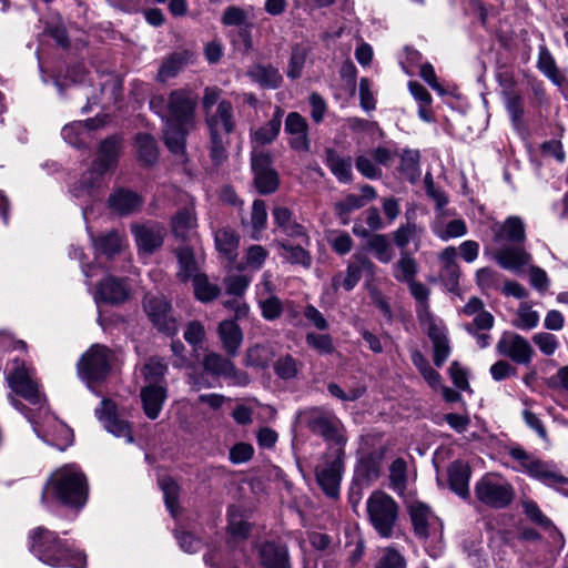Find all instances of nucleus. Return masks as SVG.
Here are the masks:
<instances>
[{
	"instance_id": "nucleus-1",
	"label": "nucleus",
	"mask_w": 568,
	"mask_h": 568,
	"mask_svg": "<svg viewBox=\"0 0 568 568\" xmlns=\"http://www.w3.org/2000/svg\"><path fill=\"white\" fill-rule=\"evenodd\" d=\"M29 549L42 562L52 567L85 568L83 552L70 548L54 531L39 526L29 532Z\"/></svg>"
},
{
	"instance_id": "nucleus-2",
	"label": "nucleus",
	"mask_w": 568,
	"mask_h": 568,
	"mask_svg": "<svg viewBox=\"0 0 568 568\" xmlns=\"http://www.w3.org/2000/svg\"><path fill=\"white\" fill-rule=\"evenodd\" d=\"M49 493H52L65 506L82 508L88 500V479L78 465H63L55 469L47 480L41 494L42 504L45 503Z\"/></svg>"
},
{
	"instance_id": "nucleus-3",
	"label": "nucleus",
	"mask_w": 568,
	"mask_h": 568,
	"mask_svg": "<svg viewBox=\"0 0 568 568\" xmlns=\"http://www.w3.org/2000/svg\"><path fill=\"white\" fill-rule=\"evenodd\" d=\"M496 243H510L495 253V260L505 270L518 271L531 262V256L521 246L526 241V230L521 217L508 216L501 224L493 227Z\"/></svg>"
},
{
	"instance_id": "nucleus-4",
	"label": "nucleus",
	"mask_w": 568,
	"mask_h": 568,
	"mask_svg": "<svg viewBox=\"0 0 568 568\" xmlns=\"http://www.w3.org/2000/svg\"><path fill=\"white\" fill-rule=\"evenodd\" d=\"M366 511L378 536L393 537L399 517V506L392 496L382 490L373 491L366 500Z\"/></svg>"
},
{
	"instance_id": "nucleus-5",
	"label": "nucleus",
	"mask_w": 568,
	"mask_h": 568,
	"mask_svg": "<svg viewBox=\"0 0 568 568\" xmlns=\"http://www.w3.org/2000/svg\"><path fill=\"white\" fill-rule=\"evenodd\" d=\"M114 359L112 349L102 344H93L79 359L78 375L92 389L93 384L105 381Z\"/></svg>"
},
{
	"instance_id": "nucleus-6",
	"label": "nucleus",
	"mask_w": 568,
	"mask_h": 568,
	"mask_svg": "<svg viewBox=\"0 0 568 568\" xmlns=\"http://www.w3.org/2000/svg\"><path fill=\"white\" fill-rule=\"evenodd\" d=\"M120 139L116 136H111L102 141L99 149L98 159L93 163L92 171H90L87 175H83L79 185H75L71 192L75 197H82L84 195H91L94 183L93 179L98 181V176L102 175L105 171H108L113 164H115L120 151Z\"/></svg>"
},
{
	"instance_id": "nucleus-7",
	"label": "nucleus",
	"mask_w": 568,
	"mask_h": 568,
	"mask_svg": "<svg viewBox=\"0 0 568 568\" xmlns=\"http://www.w3.org/2000/svg\"><path fill=\"white\" fill-rule=\"evenodd\" d=\"M305 420L310 430L325 440L337 445L346 443L345 428L334 413L320 407L311 408L305 412Z\"/></svg>"
},
{
	"instance_id": "nucleus-8",
	"label": "nucleus",
	"mask_w": 568,
	"mask_h": 568,
	"mask_svg": "<svg viewBox=\"0 0 568 568\" xmlns=\"http://www.w3.org/2000/svg\"><path fill=\"white\" fill-rule=\"evenodd\" d=\"M477 499L493 508H504L513 500L511 486L500 476L487 474L475 485Z\"/></svg>"
},
{
	"instance_id": "nucleus-9",
	"label": "nucleus",
	"mask_w": 568,
	"mask_h": 568,
	"mask_svg": "<svg viewBox=\"0 0 568 568\" xmlns=\"http://www.w3.org/2000/svg\"><path fill=\"white\" fill-rule=\"evenodd\" d=\"M9 387L17 394L28 400L30 404L41 403V393L39 385L34 379V371L26 367L23 362L16 359L12 372L7 377Z\"/></svg>"
},
{
	"instance_id": "nucleus-10",
	"label": "nucleus",
	"mask_w": 568,
	"mask_h": 568,
	"mask_svg": "<svg viewBox=\"0 0 568 568\" xmlns=\"http://www.w3.org/2000/svg\"><path fill=\"white\" fill-rule=\"evenodd\" d=\"M144 311L152 324L166 335H175L176 321L171 316V305L163 295L148 294L143 302Z\"/></svg>"
},
{
	"instance_id": "nucleus-11",
	"label": "nucleus",
	"mask_w": 568,
	"mask_h": 568,
	"mask_svg": "<svg viewBox=\"0 0 568 568\" xmlns=\"http://www.w3.org/2000/svg\"><path fill=\"white\" fill-rule=\"evenodd\" d=\"M196 104L197 97L192 91L185 89L172 91L168 99L170 121L186 126H194Z\"/></svg>"
},
{
	"instance_id": "nucleus-12",
	"label": "nucleus",
	"mask_w": 568,
	"mask_h": 568,
	"mask_svg": "<svg viewBox=\"0 0 568 568\" xmlns=\"http://www.w3.org/2000/svg\"><path fill=\"white\" fill-rule=\"evenodd\" d=\"M251 165L254 172V183L261 194L274 193L278 187V175L272 168L270 154L263 151H253Z\"/></svg>"
},
{
	"instance_id": "nucleus-13",
	"label": "nucleus",
	"mask_w": 568,
	"mask_h": 568,
	"mask_svg": "<svg viewBox=\"0 0 568 568\" xmlns=\"http://www.w3.org/2000/svg\"><path fill=\"white\" fill-rule=\"evenodd\" d=\"M496 351L523 365H528L534 356V349L529 342L516 333H504L496 344Z\"/></svg>"
},
{
	"instance_id": "nucleus-14",
	"label": "nucleus",
	"mask_w": 568,
	"mask_h": 568,
	"mask_svg": "<svg viewBox=\"0 0 568 568\" xmlns=\"http://www.w3.org/2000/svg\"><path fill=\"white\" fill-rule=\"evenodd\" d=\"M310 125L298 112H290L284 121V132L290 148L298 153L311 151Z\"/></svg>"
},
{
	"instance_id": "nucleus-15",
	"label": "nucleus",
	"mask_w": 568,
	"mask_h": 568,
	"mask_svg": "<svg viewBox=\"0 0 568 568\" xmlns=\"http://www.w3.org/2000/svg\"><path fill=\"white\" fill-rule=\"evenodd\" d=\"M526 474L546 486L568 495V477L564 476L555 464L536 457Z\"/></svg>"
},
{
	"instance_id": "nucleus-16",
	"label": "nucleus",
	"mask_w": 568,
	"mask_h": 568,
	"mask_svg": "<svg viewBox=\"0 0 568 568\" xmlns=\"http://www.w3.org/2000/svg\"><path fill=\"white\" fill-rule=\"evenodd\" d=\"M205 124L210 135H227L235 129L232 103L221 100L215 110L205 114Z\"/></svg>"
},
{
	"instance_id": "nucleus-17",
	"label": "nucleus",
	"mask_w": 568,
	"mask_h": 568,
	"mask_svg": "<svg viewBox=\"0 0 568 568\" xmlns=\"http://www.w3.org/2000/svg\"><path fill=\"white\" fill-rule=\"evenodd\" d=\"M95 415L103 423L105 429L116 437H123L128 443L133 442L131 426L118 418L115 415V405L109 399H102L100 407L95 409Z\"/></svg>"
},
{
	"instance_id": "nucleus-18",
	"label": "nucleus",
	"mask_w": 568,
	"mask_h": 568,
	"mask_svg": "<svg viewBox=\"0 0 568 568\" xmlns=\"http://www.w3.org/2000/svg\"><path fill=\"white\" fill-rule=\"evenodd\" d=\"M377 193L372 185L365 184L361 186V195L347 194L342 201L334 204V212L341 220L342 224L346 225L349 222L352 212L364 207L368 202L375 200Z\"/></svg>"
},
{
	"instance_id": "nucleus-19",
	"label": "nucleus",
	"mask_w": 568,
	"mask_h": 568,
	"mask_svg": "<svg viewBox=\"0 0 568 568\" xmlns=\"http://www.w3.org/2000/svg\"><path fill=\"white\" fill-rule=\"evenodd\" d=\"M341 470H342V460L339 456L332 462H326L320 466H317L316 480L323 491L331 498H336L339 494V485H341Z\"/></svg>"
},
{
	"instance_id": "nucleus-20",
	"label": "nucleus",
	"mask_w": 568,
	"mask_h": 568,
	"mask_svg": "<svg viewBox=\"0 0 568 568\" xmlns=\"http://www.w3.org/2000/svg\"><path fill=\"white\" fill-rule=\"evenodd\" d=\"M130 296V290L124 281L108 276L102 280L95 292L97 303L121 304Z\"/></svg>"
},
{
	"instance_id": "nucleus-21",
	"label": "nucleus",
	"mask_w": 568,
	"mask_h": 568,
	"mask_svg": "<svg viewBox=\"0 0 568 568\" xmlns=\"http://www.w3.org/2000/svg\"><path fill=\"white\" fill-rule=\"evenodd\" d=\"M132 232L140 250L145 253H152L163 244L165 229L153 223L143 225H133Z\"/></svg>"
},
{
	"instance_id": "nucleus-22",
	"label": "nucleus",
	"mask_w": 568,
	"mask_h": 568,
	"mask_svg": "<svg viewBox=\"0 0 568 568\" xmlns=\"http://www.w3.org/2000/svg\"><path fill=\"white\" fill-rule=\"evenodd\" d=\"M274 223L281 231L290 236L301 239L305 245L310 244L306 229L293 219L292 212L285 206H276L272 211Z\"/></svg>"
},
{
	"instance_id": "nucleus-23",
	"label": "nucleus",
	"mask_w": 568,
	"mask_h": 568,
	"mask_svg": "<svg viewBox=\"0 0 568 568\" xmlns=\"http://www.w3.org/2000/svg\"><path fill=\"white\" fill-rule=\"evenodd\" d=\"M166 388L162 385L149 384L141 388L140 397L144 414L150 419L159 417L166 399Z\"/></svg>"
},
{
	"instance_id": "nucleus-24",
	"label": "nucleus",
	"mask_w": 568,
	"mask_h": 568,
	"mask_svg": "<svg viewBox=\"0 0 568 568\" xmlns=\"http://www.w3.org/2000/svg\"><path fill=\"white\" fill-rule=\"evenodd\" d=\"M142 197L130 190L118 189L109 197V206L120 215H129L142 206Z\"/></svg>"
},
{
	"instance_id": "nucleus-25",
	"label": "nucleus",
	"mask_w": 568,
	"mask_h": 568,
	"mask_svg": "<svg viewBox=\"0 0 568 568\" xmlns=\"http://www.w3.org/2000/svg\"><path fill=\"white\" fill-rule=\"evenodd\" d=\"M196 216L193 209L185 207L179 211L171 220L173 234L184 241H192L196 236Z\"/></svg>"
},
{
	"instance_id": "nucleus-26",
	"label": "nucleus",
	"mask_w": 568,
	"mask_h": 568,
	"mask_svg": "<svg viewBox=\"0 0 568 568\" xmlns=\"http://www.w3.org/2000/svg\"><path fill=\"white\" fill-rule=\"evenodd\" d=\"M217 334L227 355L235 356L243 342L240 325L231 320L222 321L219 324Z\"/></svg>"
},
{
	"instance_id": "nucleus-27",
	"label": "nucleus",
	"mask_w": 568,
	"mask_h": 568,
	"mask_svg": "<svg viewBox=\"0 0 568 568\" xmlns=\"http://www.w3.org/2000/svg\"><path fill=\"white\" fill-rule=\"evenodd\" d=\"M447 473L450 489L459 497L464 499L468 498L470 479V469L468 465L460 460H456L448 467Z\"/></svg>"
},
{
	"instance_id": "nucleus-28",
	"label": "nucleus",
	"mask_w": 568,
	"mask_h": 568,
	"mask_svg": "<svg viewBox=\"0 0 568 568\" xmlns=\"http://www.w3.org/2000/svg\"><path fill=\"white\" fill-rule=\"evenodd\" d=\"M260 558L265 568H288V552L283 545L264 542L260 547Z\"/></svg>"
},
{
	"instance_id": "nucleus-29",
	"label": "nucleus",
	"mask_w": 568,
	"mask_h": 568,
	"mask_svg": "<svg viewBox=\"0 0 568 568\" xmlns=\"http://www.w3.org/2000/svg\"><path fill=\"white\" fill-rule=\"evenodd\" d=\"M462 314L466 316H474L473 323L477 329H491L495 323V318L488 311L485 310V305L479 297H471L463 306Z\"/></svg>"
},
{
	"instance_id": "nucleus-30",
	"label": "nucleus",
	"mask_w": 568,
	"mask_h": 568,
	"mask_svg": "<svg viewBox=\"0 0 568 568\" xmlns=\"http://www.w3.org/2000/svg\"><path fill=\"white\" fill-rule=\"evenodd\" d=\"M283 115V109L275 106L273 116L252 133V142L258 145L272 143L280 134Z\"/></svg>"
},
{
	"instance_id": "nucleus-31",
	"label": "nucleus",
	"mask_w": 568,
	"mask_h": 568,
	"mask_svg": "<svg viewBox=\"0 0 568 568\" xmlns=\"http://www.w3.org/2000/svg\"><path fill=\"white\" fill-rule=\"evenodd\" d=\"M384 449L374 450L362 457L357 465V474L367 483L377 480L382 474Z\"/></svg>"
},
{
	"instance_id": "nucleus-32",
	"label": "nucleus",
	"mask_w": 568,
	"mask_h": 568,
	"mask_svg": "<svg viewBox=\"0 0 568 568\" xmlns=\"http://www.w3.org/2000/svg\"><path fill=\"white\" fill-rule=\"evenodd\" d=\"M247 10L236 6H230L225 8L223 16L221 18V22L226 27L245 26L246 29L244 31H241V36L244 38L246 49L250 50L252 48V39L250 36V28L252 27V24L247 22Z\"/></svg>"
},
{
	"instance_id": "nucleus-33",
	"label": "nucleus",
	"mask_w": 568,
	"mask_h": 568,
	"mask_svg": "<svg viewBox=\"0 0 568 568\" xmlns=\"http://www.w3.org/2000/svg\"><path fill=\"white\" fill-rule=\"evenodd\" d=\"M247 74L252 81L264 89H277L283 81L278 69L271 64L253 65Z\"/></svg>"
},
{
	"instance_id": "nucleus-34",
	"label": "nucleus",
	"mask_w": 568,
	"mask_h": 568,
	"mask_svg": "<svg viewBox=\"0 0 568 568\" xmlns=\"http://www.w3.org/2000/svg\"><path fill=\"white\" fill-rule=\"evenodd\" d=\"M325 163L331 170L332 174L341 183H349L353 179L352 173V159L351 156H343L335 150H326Z\"/></svg>"
},
{
	"instance_id": "nucleus-35",
	"label": "nucleus",
	"mask_w": 568,
	"mask_h": 568,
	"mask_svg": "<svg viewBox=\"0 0 568 568\" xmlns=\"http://www.w3.org/2000/svg\"><path fill=\"white\" fill-rule=\"evenodd\" d=\"M214 239L217 251L223 254L229 262L233 263L237 256L240 243L237 233L230 227H223L215 232Z\"/></svg>"
},
{
	"instance_id": "nucleus-36",
	"label": "nucleus",
	"mask_w": 568,
	"mask_h": 568,
	"mask_svg": "<svg viewBox=\"0 0 568 568\" xmlns=\"http://www.w3.org/2000/svg\"><path fill=\"white\" fill-rule=\"evenodd\" d=\"M192 128L178 124L174 121L168 122L164 130V141L171 152L175 154L184 152L186 135Z\"/></svg>"
},
{
	"instance_id": "nucleus-37",
	"label": "nucleus",
	"mask_w": 568,
	"mask_h": 568,
	"mask_svg": "<svg viewBox=\"0 0 568 568\" xmlns=\"http://www.w3.org/2000/svg\"><path fill=\"white\" fill-rule=\"evenodd\" d=\"M389 488L397 495L403 496L407 489L408 475L407 463L404 458H396L388 468Z\"/></svg>"
},
{
	"instance_id": "nucleus-38",
	"label": "nucleus",
	"mask_w": 568,
	"mask_h": 568,
	"mask_svg": "<svg viewBox=\"0 0 568 568\" xmlns=\"http://www.w3.org/2000/svg\"><path fill=\"white\" fill-rule=\"evenodd\" d=\"M408 511L415 534L419 538L426 539L429 536L428 526L432 518L429 508L422 503H415L409 506Z\"/></svg>"
},
{
	"instance_id": "nucleus-39",
	"label": "nucleus",
	"mask_w": 568,
	"mask_h": 568,
	"mask_svg": "<svg viewBox=\"0 0 568 568\" xmlns=\"http://www.w3.org/2000/svg\"><path fill=\"white\" fill-rule=\"evenodd\" d=\"M278 248L282 251L281 256L290 264L301 265L304 268H310L312 265L311 253L300 245H292L286 241L277 243Z\"/></svg>"
},
{
	"instance_id": "nucleus-40",
	"label": "nucleus",
	"mask_w": 568,
	"mask_h": 568,
	"mask_svg": "<svg viewBox=\"0 0 568 568\" xmlns=\"http://www.w3.org/2000/svg\"><path fill=\"white\" fill-rule=\"evenodd\" d=\"M176 257L179 262L178 277L182 282L193 280L194 275H197V264L194 258L193 250L184 245L176 250Z\"/></svg>"
},
{
	"instance_id": "nucleus-41",
	"label": "nucleus",
	"mask_w": 568,
	"mask_h": 568,
	"mask_svg": "<svg viewBox=\"0 0 568 568\" xmlns=\"http://www.w3.org/2000/svg\"><path fill=\"white\" fill-rule=\"evenodd\" d=\"M433 233L442 241H448L450 239L462 237L467 234V224L463 219H455L443 223L436 221L432 225Z\"/></svg>"
},
{
	"instance_id": "nucleus-42",
	"label": "nucleus",
	"mask_w": 568,
	"mask_h": 568,
	"mask_svg": "<svg viewBox=\"0 0 568 568\" xmlns=\"http://www.w3.org/2000/svg\"><path fill=\"white\" fill-rule=\"evenodd\" d=\"M268 255L270 253L264 246L252 244L244 251L243 260L239 268L257 272L264 266Z\"/></svg>"
},
{
	"instance_id": "nucleus-43",
	"label": "nucleus",
	"mask_w": 568,
	"mask_h": 568,
	"mask_svg": "<svg viewBox=\"0 0 568 568\" xmlns=\"http://www.w3.org/2000/svg\"><path fill=\"white\" fill-rule=\"evenodd\" d=\"M417 272L416 260L407 251L400 252V257L394 265V277L399 282L408 284L415 281Z\"/></svg>"
},
{
	"instance_id": "nucleus-44",
	"label": "nucleus",
	"mask_w": 568,
	"mask_h": 568,
	"mask_svg": "<svg viewBox=\"0 0 568 568\" xmlns=\"http://www.w3.org/2000/svg\"><path fill=\"white\" fill-rule=\"evenodd\" d=\"M91 121L74 122L62 129L63 139L75 148L84 145V140L89 138L92 130Z\"/></svg>"
},
{
	"instance_id": "nucleus-45",
	"label": "nucleus",
	"mask_w": 568,
	"mask_h": 568,
	"mask_svg": "<svg viewBox=\"0 0 568 568\" xmlns=\"http://www.w3.org/2000/svg\"><path fill=\"white\" fill-rule=\"evenodd\" d=\"M192 282L194 295L202 303L215 300L221 293V288L216 284L211 283L205 274L194 275Z\"/></svg>"
},
{
	"instance_id": "nucleus-46",
	"label": "nucleus",
	"mask_w": 568,
	"mask_h": 568,
	"mask_svg": "<svg viewBox=\"0 0 568 568\" xmlns=\"http://www.w3.org/2000/svg\"><path fill=\"white\" fill-rule=\"evenodd\" d=\"M417 318L432 343L448 339L446 326L443 321L436 320L432 312L419 315Z\"/></svg>"
},
{
	"instance_id": "nucleus-47",
	"label": "nucleus",
	"mask_w": 568,
	"mask_h": 568,
	"mask_svg": "<svg viewBox=\"0 0 568 568\" xmlns=\"http://www.w3.org/2000/svg\"><path fill=\"white\" fill-rule=\"evenodd\" d=\"M187 54L185 52H175L168 57L161 64L158 79L162 82L175 77L186 64Z\"/></svg>"
},
{
	"instance_id": "nucleus-48",
	"label": "nucleus",
	"mask_w": 568,
	"mask_h": 568,
	"mask_svg": "<svg viewBox=\"0 0 568 568\" xmlns=\"http://www.w3.org/2000/svg\"><path fill=\"white\" fill-rule=\"evenodd\" d=\"M423 232L424 229L415 222H407L393 232V240L395 245L404 252L407 251L406 247L410 241L419 240Z\"/></svg>"
},
{
	"instance_id": "nucleus-49",
	"label": "nucleus",
	"mask_w": 568,
	"mask_h": 568,
	"mask_svg": "<svg viewBox=\"0 0 568 568\" xmlns=\"http://www.w3.org/2000/svg\"><path fill=\"white\" fill-rule=\"evenodd\" d=\"M43 439L49 442L51 445L58 447L59 449L63 450L65 447L72 444L73 432L64 423L54 420L53 432L45 434Z\"/></svg>"
},
{
	"instance_id": "nucleus-50",
	"label": "nucleus",
	"mask_w": 568,
	"mask_h": 568,
	"mask_svg": "<svg viewBox=\"0 0 568 568\" xmlns=\"http://www.w3.org/2000/svg\"><path fill=\"white\" fill-rule=\"evenodd\" d=\"M122 237L116 231H110L104 235L93 239L97 252L112 256L121 248Z\"/></svg>"
},
{
	"instance_id": "nucleus-51",
	"label": "nucleus",
	"mask_w": 568,
	"mask_h": 568,
	"mask_svg": "<svg viewBox=\"0 0 568 568\" xmlns=\"http://www.w3.org/2000/svg\"><path fill=\"white\" fill-rule=\"evenodd\" d=\"M273 358L272 351L265 345H254L246 351L244 364L250 367H266Z\"/></svg>"
},
{
	"instance_id": "nucleus-52",
	"label": "nucleus",
	"mask_w": 568,
	"mask_h": 568,
	"mask_svg": "<svg viewBox=\"0 0 568 568\" xmlns=\"http://www.w3.org/2000/svg\"><path fill=\"white\" fill-rule=\"evenodd\" d=\"M257 305L262 317L270 322L280 318L285 308V303L276 295L257 300Z\"/></svg>"
},
{
	"instance_id": "nucleus-53",
	"label": "nucleus",
	"mask_w": 568,
	"mask_h": 568,
	"mask_svg": "<svg viewBox=\"0 0 568 568\" xmlns=\"http://www.w3.org/2000/svg\"><path fill=\"white\" fill-rule=\"evenodd\" d=\"M409 292L416 302V315H423L430 312L429 295L430 290L423 283L412 281L408 283Z\"/></svg>"
},
{
	"instance_id": "nucleus-54",
	"label": "nucleus",
	"mask_w": 568,
	"mask_h": 568,
	"mask_svg": "<svg viewBox=\"0 0 568 568\" xmlns=\"http://www.w3.org/2000/svg\"><path fill=\"white\" fill-rule=\"evenodd\" d=\"M368 247L382 263L392 261L394 254L392 245L385 234H374L368 240Z\"/></svg>"
},
{
	"instance_id": "nucleus-55",
	"label": "nucleus",
	"mask_w": 568,
	"mask_h": 568,
	"mask_svg": "<svg viewBox=\"0 0 568 568\" xmlns=\"http://www.w3.org/2000/svg\"><path fill=\"white\" fill-rule=\"evenodd\" d=\"M136 148L140 160L146 164H152L158 159V148L155 140L149 135L140 133L136 135Z\"/></svg>"
},
{
	"instance_id": "nucleus-56",
	"label": "nucleus",
	"mask_w": 568,
	"mask_h": 568,
	"mask_svg": "<svg viewBox=\"0 0 568 568\" xmlns=\"http://www.w3.org/2000/svg\"><path fill=\"white\" fill-rule=\"evenodd\" d=\"M267 222L266 205L262 200H255L251 212V226L253 229L252 239L260 240L261 232L265 229Z\"/></svg>"
},
{
	"instance_id": "nucleus-57",
	"label": "nucleus",
	"mask_w": 568,
	"mask_h": 568,
	"mask_svg": "<svg viewBox=\"0 0 568 568\" xmlns=\"http://www.w3.org/2000/svg\"><path fill=\"white\" fill-rule=\"evenodd\" d=\"M168 371L166 364L159 357H151L142 368L144 379L149 384L160 385Z\"/></svg>"
},
{
	"instance_id": "nucleus-58",
	"label": "nucleus",
	"mask_w": 568,
	"mask_h": 568,
	"mask_svg": "<svg viewBox=\"0 0 568 568\" xmlns=\"http://www.w3.org/2000/svg\"><path fill=\"white\" fill-rule=\"evenodd\" d=\"M305 342L308 347L316 351L320 355H331L335 352L333 338L329 334L307 333Z\"/></svg>"
},
{
	"instance_id": "nucleus-59",
	"label": "nucleus",
	"mask_w": 568,
	"mask_h": 568,
	"mask_svg": "<svg viewBox=\"0 0 568 568\" xmlns=\"http://www.w3.org/2000/svg\"><path fill=\"white\" fill-rule=\"evenodd\" d=\"M229 144L227 135H210V158L215 166H220L227 159L226 146Z\"/></svg>"
},
{
	"instance_id": "nucleus-60",
	"label": "nucleus",
	"mask_w": 568,
	"mask_h": 568,
	"mask_svg": "<svg viewBox=\"0 0 568 568\" xmlns=\"http://www.w3.org/2000/svg\"><path fill=\"white\" fill-rule=\"evenodd\" d=\"M419 152L415 150H405L400 156V170L410 181L419 176Z\"/></svg>"
},
{
	"instance_id": "nucleus-61",
	"label": "nucleus",
	"mask_w": 568,
	"mask_h": 568,
	"mask_svg": "<svg viewBox=\"0 0 568 568\" xmlns=\"http://www.w3.org/2000/svg\"><path fill=\"white\" fill-rule=\"evenodd\" d=\"M539 323V314L531 308V306L527 304H521L517 311L516 318L514 321V326L524 329L530 331L535 328Z\"/></svg>"
},
{
	"instance_id": "nucleus-62",
	"label": "nucleus",
	"mask_w": 568,
	"mask_h": 568,
	"mask_svg": "<svg viewBox=\"0 0 568 568\" xmlns=\"http://www.w3.org/2000/svg\"><path fill=\"white\" fill-rule=\"evenodd\" d=\"M506 110L510 116L513 125L520 130L524 128V102L520 95L510 93L506 99Z\"/></svg>"
},
{
	"instance_id": "nucleus-63",
	"label": "nucleus",
	"mask_w": 568,
	"mask_h": 568,
	"mask_svg": "<svg viewBox=\"0 0 568 568\" xmlns=\"http://www.w3.org/2000/svg\"><path fill=\"white\" fill-rule=\"evenodd\" d=\"M307 58V50L304 47L296 45L292 49L286 75L290 79H297L302 75V70Z\"/></svg>"
},
{
	"instance_id": "nucleus-64",
	"label": "nucleus",
	"mask_w": 568,
	"mask_h": 568,
	"mask_svg": "<svg viewBox=\"0 0 568 568\" xmlns=\"http://www.w3.org/2000/svg\"><path fill=\"white\" fill-rule=\"evenodd\" d=\"M374 568H406V560L398 550L386 547Z\"/></svg>"
}]
</instances>
